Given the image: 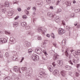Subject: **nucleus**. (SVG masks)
Segmentation results:
<instances>
[{"label": "nucleus", "mask_w": 80, "mask_h": 80, "mask_svg": "<svg viewBox=\"0 0 80 80\" xmlns=\"http://www.w3.org/2000/svg\"><path fill=\"white\" fill-rule=\"evenodd\" d=\"M13 70L15 72H19V73H21V72L20 71V68L17 66H15L13 68Z\"/></svg>", "instance_id": "6"}, {"label": "nucleus", "mask_w": 80, "mask_h": 80, "mask_svg": "<svg viewBox=\"0 0 80 80\" xmlns=\"http://www.w3.org/2000/svg\"><path fill=\"white\" fill-rule=\"evenodd\" d=\"M58 32L59 35H62L65 33V31L62 28H59L58 29Z\"/></svg>", "instance_id": "5"}, {"label": "nucleus", "mask_w": 80, "mask_h": 80, "mask_svg": "<svg viewBox=\"0 0 80 80\" xmlns=\"http://www.w3.org/2000/svg\"><path fill=\"white\" fill-rule=\"evenodd\" d=\"M52 64L53 65L54 67H56V64H55V62H54L52 63Z\"/></svg>", "instance_id": "43"}, {"label": "nucleus", "mask_w": 80, "mask_h": 80, "mask_svg": "<svg viewBox=\"0 0 80 80\" xmlns=\"http://www.w3.org/2000/svg\"><path fill=\"white\" fill-rule=\"evenodd\" d=\"M18 10L19 12H20V11H21V8H18Z\"/></svg>", "instance_id": "58"}, {"label": "nucleus", "mask_w": 80, "mask_h": 80, "mask_svg": "<svg viewBox=\"0 0 80 80\" xmlns=\"http://www.w3.org/2000/svg\"><path fill=\"white\" fill-rule=\"evenodd\" d=\"M51 36L52 37H53H53H54V34L52 33L51 35Z\"/></svg>", "instance_id": "57"}, {"label": "nucleus", "mask_w": 80, "mask_h": 80, "mask_svg": "<svg viewBox=\"0 0 80 80\" xmlns=\"http://www.w3.org/2000/svg\"><path fill=\"white\" fill-rule=\"evenodd\" d=\"M65 55L66 56V57H68L69 54L68 53V52H67V51H66V53Z\"/></svg>", "instance_id": "45"}, {"label": "nucleus", "mask_w": 80, "mask_h": 80, "mask_svg": "<svg viewBox=\"0 0 80 80\" xmlns=\"http://www.w3.org/2000/svg\"><path fill=\"white\" fill-rule=\"evenodd\" d=\"M13 11H12L11 12H9L8 14V16L9 17L12 16V15H13Z\"/></svg>", "instance_id": "18"}, {"label": "nucleus", "mask_w": 80, "mask_h": 80, "mask_svg": "<svg viewBox=\"0 0 80 80\" xmlns=\"http://www.w3.org/2000/svg\"><path fill=\"white\" fill-rule=\"evenodd\" d=\"M47 37H50V34H47L46 35Z\"/></svg>", "instance_id": "64"}, {"label": "nucleus", "mask_w": 80, "mask_h": 80, "mask_svg": "<svg viewBox=\"0 0 80 80\" xmlns=\"http://www.w3.org/2000/svg\"><path fill=\"white\" fill-rule=\"evenodd\" d=\"M9 56H10V55H9V54H8V53L6 52L5 54L4 57L6 58H8V57H9Z\"/></svg>", "instance_id": "26"}, {"label": "nucleus", "mask_w": 80, "mask_h": 80, "mask_svg": "<svg viewBox=\"0 0 80 80\" xmlns=\"http://www.w3.org/2000/svg\"><path fill=\"white\" fill-rule=\"evenodd\" d=\"M61 1V0H58V2H57L56 3V5H59V4H60Z\"/></svg>", "instance_id": "32"}, {"label": "nucleus", "mask_w": 80, "mask_h": 80, "mask_svg": "<svg viewBox=\"0 0 80 80\" xmlns=\"http://www.w3.org/2000/svg\"><path fill=\"white\" fill-rule=\"evenodd\" d=\"M50 9H52V10H53V7L52 6H50Z\"/></svg>", "instance_id": "62"}, {"label": "nucleus", "mask_w": 80, "mask_h": 80, "mask_svg": "<svg viewBox=\"0 0 80 80\" xmlns=\"http://www.w3.org/2000/svg\"><path fill=\"white\" fill-rule=\"evenodd\" d=\"M62 12L61 9H59L58 10V12Z\"/></svg>", "instance_id": "51"}, {"label": "nucleus", "mask_w": 80, "mask_h": 80, "mask_svg": "<svg viewBox=\"0 0 80 80\" xmlns=\"http://www.w3.org/2000/svg\"><path fill=\"white\" fill-rule=\"evenodd\" d=\"M7 42V40L5 38H1L0 39V43H4Z\"/></svg>", "instance_id": "10"}, {"label": "nucleus", "mask_w": 80, "mask_h": 80, "mask_svg": "<svg viewBox=\"0 0 80 80\" xmlns=\"http://www.w3.org/2000/svg\"><path fill=\"white\" fill-rule=\"evenodd\" d=\"M10 79V78L9 77H6L4 79V80H9Z\"/></svg>", "instance_id": "37"}, {"label": "nucleus", "mask_w": 80, "mask_h": 80, "mask_svg": "<svg viewBox=\"0 0 80 80\" xmlns=\"http://www.w3.org/2000/svg\"><path fill=\"white\" fill-rule=\"evenodd\" d=\"M10 5V3L8 2H6L5 3V6L6 7H8Z\"/></svg>", "instance_id": "21"}, {"label": "nucleus", "mask_w": 80, "mask_h": 80, "mask_svg": "<svg viewBox=\"0 0 80 80\" xmlns=\"http://www.w3.org/2000/svg\"><path fill=\"white\" fill-rule=\"evenodd\" d=\"M18 26V22H15L13 24V27H17Z\"/></svg>", "instance_id": "17"}, {"label": "nucleus", "mask_w": 80, "mask_h": 80, "mask_svg": "<svg viewBox=\"0 0 80 80\" xmlns=\"http://www.w3.org/2000/svg\"><path fill=\"white\" fill-rule=\"evenodd\" d=\"M41 18L42 21H45V18Z\"/></svg>", "instance_id": "60"}, {"label": "nucleus", "mask_w": 80, "mask_h": 80, "mask_svg": "<svg viewBox=\"0 0 80 80\" xmlns=\"http://www.w3.org/2000/svg\"><path fill=\"white\" fill-rule=\"evenodd\" d=\"M22 18L23 19H26V18H27V16H26V15L22 16Z\"/></svg>", "instance_id": "42"}, {"label": "nucleus", "mask_w": 80, "mask_h": 80, "mask_svg": "<svg viewBox=\"0 0 80 80\" xmlns=\"http://www.w3.org/2000/svg\"><path fill=\"white\" fill-rule=\"evenodd\" d=\"M28 70H29V72H32V68H29L28 69Z\"/></svg>", "instance_id": "47"}, {"label": "nucleus", "mask_w": 80, "mask_h": 80, "mask_svg": "<svg viewBox=\"0 0 80 80\" xmlns=\"http://www.w3.org/2000/svg\"><path fill=\"white\" fill-rule=\"evenodd\" d=\"M46 2L48 4H49L51 3V0H46Z\"/></svg>", "instance_id": "38"}, {"label": "nucleus", "mask_w": 80, "mask_h": 80, "mask_svg": "<svg viewBox=\"0 0 80 80\" xmlns=\"http://www.w3.org/2000/svg\"><path fill=\"white\" fill-rule=\"evenodd\" d=\"M5 33L6 34V35H10V32L7 31H5Z\"/></svg>", "instance_id": "35"}, {"label": "nucleus", "mask_w": 80, "mask_h": 80, "mask_svg": "<svg viewBox=\"0 0 80 80\" xmlns=\"http://www.w3.org/2000/svg\"><path fill=\"white\" fill-rule=\"evenodd\" d=\"M42 47L43 48H46V43L45 42H43Z\"/></svg>", "instance_id": "23"}, {"label": "nucleus", "mask_w": 80, "mask_h": 80, "mask_svg": "<svg viewBox=\"0 0 80 80\" xmlns=\"http://www.w3.org/2000/svg\"><path fill=\"white\" fill-rule=\"evenodd\" d=\"M66 39L63 40L62 41V44L64 43V45H65V43H66Z\"/></svg>", "instance_id": "36"}, {"label": "nucleus", "mask_w": 80, "mask_h": 80, "mask_svg": "<svg viewBox=\"0 0 80 80\" xmlns=\"http://www.w3.org/2000/svg\"><path fill=\"white\" fill-rule=\"evenodd\" d=\"M0 7H1V8H3V5L2 4L0 5Z\"/></svg>", "instance_id": "59"}, {"label": "nucleus", "mask_w": 80, "mask_h": 80, "mask_svg": "<svg viewBox=\"0 0 80 80\" xmlns=\"http://www.w3.org/2000/svg\"><path fill=\"white\" fill-rule=\"evenodd\" d=\"M55 21L56 22H60V18H59V17L58 16H57L55 18Z\"/></svg>", "instance_id": "20"}, {"label": "nucleus", "mask_w": 80, "mask_h": 80, "mask_svg": "<svg viewBox=\"0 0 80 80\" xmlns=\"http://www.w3.org/2000/svg\"><path fill=\"white\" fill-rule=\"evenodd\" d=\"M23 60H24V58H23V57H22V58L21 60V61H20V62H22V61H23Z\"/></svg>", "instance_id": "55"}, {"label": "nucleus", "mask_w": 80, "mask_h": 80, "mask_svg": "<svg viewBox=\"0 0 80 80\" xmlns=\"http://www.w3.org/2000/svg\"><path fill=\"white\" fill-rule=\"evenodd\" d=\"M48 68L50 72H53V67H52V66L49 65L48 66Z\"/></svg>", "instance_id": "12"}, {"label": "nucleus", "mask_w": 80, "mask_h": 80, "mask_svg": "<svg viewBox=\"0 0 80 80\" xmlns=\"http://www.w3.org/2000/svg\"><path fill=\"white\" fill-rule=\"evenodd\" d=\"M53 75H54L55 76H59L60 75V73L58 72V70H54L53 73Z\"/></svg>", "instance_id": "9"}, {"label": "nucleus", "mask_w": 80, "mask_h": 80, "mask_svg": "<svg viewBox=\"0 0 80 80\" xmlns=\"http://www.w3.org/2000/svg\"><path fill=\"white\" fill-rule=\"evenodd\" d=\"M27 24L25 22H22L21 23V25L22 27H25L27 26Z\"/></svg>", "instance_id": "24"}, {"label": "nucleus", "mask_w": 80, "mask_h": 80, "mask_svg": "<svg viewBox=\"0 0 80 80\" xmlns=\"http://www.w3.org/2000/svg\"><path fill=\"white\" fill-rule=\"evenodd\" d=\"M70 17L73 18L75 17V13H71L70 15Z\"/></svg>", "instance_id": "22"}, {"label": "nucleus", "mask_w": 80, "mask_h": 80, "mask_svg": "<svg viewBox=\"0 0 80 80\" xmlns=\"http://www.w3.org/2000/svg\"><path fill=\"white\" fill-rule=\"evenodd\" d=\"M37 18H34L33 19V22H35L37 20Z\"/></svg>", "instance_id": "61"}, {"label": "nucleus", "mask_w": 80, "mask_h": 80, "mask_svg": "<svg viewBox=\"0 0 80 80\" xmlns=\"http://www.w3.org/2000/svg\"><path fill=\"white\" fill-rule=\"evenodd\" d=\"M43 49H41L40 48H37L35 50V52L38 54H40L42 53V52Z\"/></svg>", "instance_id": "3"}, {"label": "nucleus", "mask_w": 80, "mask_h": 80, "mask_svg": "<svg viewBox=\"0 0 80 80\" xmlns=\"http://www.w3.org/2000/svg\"><path fill=\"white\" fill-rule=\"evenodd\" d=\"M62 24H63L64 25H65V22L64 21H62Z\"/></svg>", "instance_id": "50"}, {"label": "nucleus", "mask_w": 80, "mask_h": 80, "mask_svg": "<svg viewBox=\"0 0 80 80\" xmlns=\"http://www.w3.org/2000/svg\"><path fill=\"white\" fill-rule=\"evenodd\" d=\"M40 70L41 71V72H42V74L40 73L38 75V77H40V78H43V77H44L45 76L47 77L48 75L45 73V72H43L44 71V69H41Z\"/></svg>", "instance_id": "1"}, {"label": "nucleus", "mask_w": 80, "mask_h": 80, "mask_svg": "<svg viewBox=\"0 0 80 80\" xmlns=\"http://www.w3.org/2000/svg\"><path fill=\"white\" fill-rule=\"evenodd\" d=\"M53 45L55 47H57V43H56V42H53Z\"/></svg>", "instance_id": "40"}, {"label": "nucleus", "mask_w": 80, "mask_h": 80, "mask_svg": "<svg viewBox=\"0 0 80 80\" xmlns=\"http://www.w3.org/2000/svg\"><path fill=\"white\" fill-rule=\"evenodd\" d=\"M12 58L14 61L18 60V56L14 55Z\"/></svg>", "instance_id": "13"}, {"label": "nucleus", "mask_w": 80, "mask_h": 80, "mask_svg": "<svg viewBox=\"0 0 80 80\" xmlns=\"http://www.w3.org/2000/svg\"><path fill=\"white\" fill-rule=\"evenodd\" d=\"M18 18H19V16H17L16 17L14 18L15 20H17V19H18Z\"/></svg>", "instance_id": "49"}, {"label": "nucleus", "mask_w": 80, "mask_h": 80, "mask_svg": "<svg viewBox=\"0 0 80 80\" xmlns=\"http://www.w3.org/2000/svg\"><path fill=\"white\" fill-rule=\"evenodd\" d=\"M23 45L25 47H30L31 46V43L27 41H25L24 42Z\"/></svg>", "instance_id": "4"}, {"label": "nucleus", "mask_w": 80, "mask_h": 80, "mask_svg": "<svg viewBox=\"0 0 80 80\" xmlns=\"http://www.w3.org/2000/svg\"><path fill=\"white\" fill-rule=\"evenodd\" d=\"M68 62L69 63H70V64L73 65V62H72V61L71 60L69 61Z\"/></svg>", "instance_id": "44"}, {"label": "nucleus", "mask_w": 80, "mask_h": 80, "mask_svg": "<svg viewBox=\"0 0 80 80\" xmlns=\"http://www.w3.org/2000/svg\"><path fill=\"white\" fill-rule=\"evenodd\" d=\"M21 69L22 71H26V70H27V68L26 67H22L21 68Z\"/></svg>", "instance_id": "31"}, {"label": "nucleus", "mask_w": 80, "mask_h": 80, "mask_svg": "<svg viewBox=\"0 0 80 80\" xmlns=\"http://www.w3.org/2000/svg\"><path fill=\"white\" fill-rule=\"evenodd\" d=\"M72 62L73 63H76V60L75 59H73Z\"/></svg>", "instance_id": "56"}, {"label": "nucleus", "mask_w": 80, "mask_h": 80, "mask_svg": "<svg viewBox=\"0 0 80 80\" xmlns=\"http://www.w3.org/2000/svg\"><path fill=\"white\" fill-rule=\"evenodd\" d=\"M11 80H15V77L14 76H12L11 77Z\"/></svg>", "instance_id": "34"}, {"label": "nucleus", "mask_w": 80, "mask_h": 80, "mask_svg": "<svg viewBox=\"0 0 80 80\" xmlns=\"http://www.w3.org/2000/svg\"><path fill=\"white\" fill-rule=\"evenodd\" d=\"M33 52V50L32 49H28V52L29 54H31L32 52Z\"/></svg>", "instance_id": "28"}, {"label": "nucleus", "mask_w": 80, "mask_h": 80, "mask_svg": "<svg viewBox=\"0 0 80 80\" xmlns=\"http://www.w3.org/2000/svg\"><path fill=\"white\" fill-rule=\"evenodd\" d=\"M18 1H16L13 2V4H18Z\"/></svg>", "instance_id": "52"}, {"label": "nucleus", "mask_w": 80, "mask_h": 80, "mask_svg": "<svg viewBox=\"0 0 80 80\" xmlns=\"http://www.w3.org/2000/svg\"><path fill=\"white\" fill-rule=\"evenodd\" d=\"M79 75V73H78L77 72H76V76L77 77H78Z\"/></svg>", "instance_id": "41"}, {"label": "nucleus", "mask_w": 80, "mask_h": 80, "mask_svg": "<svg viewBox=\"0 0 80 80\" xmlns=\"http://www.w3.org/2000/svg\"><path fill=\"white\" fill-rule=\"evenodd\" d=\"M10 40L11 42H12L13 43H15L16 42V39H15V38L13 37H11L10 38Z\"/></svg>", "instance_id": "11"}, {"label": "nucleus", "mask_w": 80, "mask_h": 80, "mask_svg": "<svg viewBox=\"0 0 80 80\" xmlns=\"http://www.w3.org/2000/svg\"><path fill=\"white\" fill-rule=\"evenodd\" d=\"M2 12L3 13H4L6 12V8H4L2 10Z\"/></svg>", "instance_id": "33"}, {"label": "nucleus", "mask_w": 80, "mask_h": 80, "mask_svg": "<svg viewBox=\"0 0 80 80\" xmlns=\"http://www.w3.org/2000/svg\"><path fill=\"white\" fill-rule=\"evenodd\" d=\"M66 28L67 29H70V26H68L66 27Z\"/></svg>", "instance_id": "54"}, {"label": "nucleus", "mask_w": 80, "mask_h": 80, "mask_svg": "<svg viewBox=\"0 0 80 80\" xmlns=\"http://www.w3.org/2000/svg\"><path fill=\"white\" fill-rule=\"evenodd\" d=\"M42 27H41L40 28H38V32H41V31H42Z\"/></svg>", "instance_id": "48"}, {"label": "nucleus", "mask_w": 80, "mask_h": 80, "mask_svg": "<svg viewBox=\"0 0 80 80\" xmlns=\"http://www.w3.org/2000/svg\"><path fill=\"white\" fill-rule=\"evenodd\" d=\"M38 40H42V38L40 36H38Z\"/></svg>", "instance_id": "39"}, {"label": "nucleus", "mask_w": 80, "mask_h": 80, "mask_svg": "<svg viewBox=\"0 0 80 80\" xmlns=\"http://www.w3.org/2000/svg\"><path fill=\"white\" fill-rule=\"evenodd\" d=\"M80 67V64H77L76 66L77 68H78Z\"/></svg>", "instance_id": "63"}, {"label": "nucleus", "mask_w": 80, "mask_h": 80, "mask_svg": "<svg viewBox=\"0 0 80 80\" xmlns=\"http://www.w3.org/2000/svg\"><path fill=\"white\" fill-rule=\"evenodd\" d=\"M32 59L34 61L38 60H39V56L36 54H33L32 56Z\"/></svg>", "instance_id": "2"}, {"label": "nucleus", "mask_w": 80, "mask_h": 80, "mask_svg": "<svg viewBox=\"0 0 80 80\" xmlns=\"http://www.w3.org/2000/svg\"><path fill=\"white\" fill-rule=\"evenodd\" d=\"M58 63V66H59V67H60L61 65H62V61H61L60 60H58L57 62Z\"/></svg>", "instance_id": "15"}, {"label": "nucleus", "mask_w": 80, "mask_h": 80, "mask_svg": "<svg viewBox=\"0 0 80 80\" xmlns=\"http://www.w3.org/2000/svg\"><path fill=\"white\" fill-rule=\"evenodd\" d=\"M58 56L57 55V54H55L53 57V60H57V59H58V58H57Z\"/></svg>", "instance_id": "19"}, {"label": "nucleus", "mask_w": 80, "mask_h": 80, "mask_svg": "<svg viewBox=\"0 0 80 80\" xmlns=\"http://www.w3.org/2000/svg\"><path fill=\"white\" fill-rule=\"evenodd\" d=\"M49 53L50 54H51V55H53L54 54H55V52H54V51H53V50H51L49 51Z\"/></svg>", "instance_id": "29"}, {"label": "nucleus", "mask_w": 80, "mask_h": 80, "mask_svg": "<svg viewBox=\"0 0 80 80\" xmlns=\"http://www.w3.org/2000/svg\"><path fill=\"white\" fill-rule=\"evenodd\" d=\"M43 52L44 53V54H45L44 56H47V55H48V54L47 53V50H46V49H43Z\"/></svg>", "instance_id": "27"}, {"label": "nucleus", "mask_w": 80, "mask_h": 80, "mask_svg": "<svg viewBox=\"0 0 80 80\" xmlns=\"http://www.w3.org/2000/svg\"><path fill=\"white\" fill-rule=\"evenodd\" d=\"M32 10H33V11H34V12H36V8H35V7H33L32 8Z\"/></svg>", "instance_id": "46"}, {"label": "nucleus", "mask_w": 80, "mask_h": 80, "mask_svg": "<svg viewBox=\"0 0 80 80\" xmlns=\"http://www.w3.org/2000/svg\"><path fill=\"white\" fill-rule=\"evenodd\" d=\"M70 52L71 53H75L76 55H80V50H77L76 51H75V50H72Z\"/></svg>", "instance_id": "8"}, {"label": "nucleus", "mask_w": 80, "mask_h": 80, "mask_svg": "<svg viewBox=\"0 0 80 80\" xmlns=\"http://www.w3.org/2000/svg\"><path fill=\"white\" fill-rule=\"evenodd\" d=\"M27 34L28 35H31V36H32L33 35V34L31 31H29L28 32H27Z\"/></svg>", "instance_id": "30"}, {"label": "nucleus", "mask_w": 80, "mask_h": 80, "mask_svg": "<svg viewBox=\"0 0 80 80\" xmlns=\"http://www.w3.org/2000/svg\"><path fill=\"white\" fill-rule=\"evenodd\" d=\"M4 70H6V71L8 72V68H5L4 69Z\"/></svg>", "instance_id": "53"}, {"label": "nucleus", "mask_w": 80, "mask_h": 80, "mask_svg": "<svg viewBox=\"0 0 80 80\" xmlns=\"http://www.w3.org/2000/svg\"><path fill=\"white\" fill-rule=\"evenodd\" d=\"M65 67V69L68 70H70V69H71V67L69 66H66Z\"/></svg>", "instance_id": "25"}, {"label": "nucleus", "mask_w": 80, "mask_h": 80, "mask_svg": "<svg viewBox=\"0 0 80 80\" xmlns=\"http://www.w3.org/2000/svg\"><path fill=\"white\" fill-rule=\"evenodd\" d=\"M48 17H52L51 18H54V17H55V15H53V14L49 12L48 13Z\"/></svg>", "instance_id": "14"}, {"label": "nucleus", "mask_w": 80, "mask_h": 80, "mask_svg": "<svg viewBox=\"0 0 80 80\" xmlns=\"http://www.w3.org/2000/svg\"><path fill=\"white\" fill-rule=\"evenodd\" d=\"M61 74L63 77H65L66 75V71H62L61 72Z\"/></svg>", "instance_id": "16"}, {"label": "nucleus", "mask_w": 80, "mask_h": 80, "mask_svg": "<svg viewBox=\"0 0 80 80\" xmlns=\"http://www.w3.org/2000/svg\"><path fill=\"white\" fill-rule=\"evenodd\" d=\"M62 3L63 4L66 5L67 7H68V6L71 5V2L70 1H63Z\"/></svg>", "instance_id": "7"}]
</instances>
